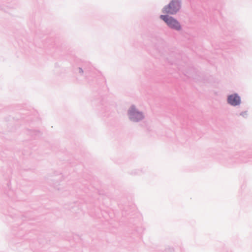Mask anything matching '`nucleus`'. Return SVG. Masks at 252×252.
<instances>
[{
	"mask_svg": "<svg viewBox=\"0 0 252 252\" xmlns=\"http://www.w3.org/2000/svg\"><path fill=\"white\" fill-rule=\"evenodd\" d=\"M180 8V3L179 0H173L167 6L163 9V12L171 14H175Z\"/></svg>",
	"mask_w": 252,
	"mask_h": 252,
	"instance_id": "obj_1",
	"label": "nucleus"
},
{
	"mask_svg": "<svg viewBox=\"0 0 252 252\" xmlns=\"http://www.w3.org/2000/svg\"><path fill=\"white\" fill-rule=\"evenodd\" d=\"M160 17L171 28L176 30H179L181 29V26L178 22L172 17L165 15H161Z\"/></svg>",
	"mask_w": 252,
	"mask_h": 252,
	"instance_id": "obj_2",
	"label": "nucleus"
},
{
	"mask_svg": "<svg viewBox=\"0 0 252 252\" xmlns=\"http://www.w3.org/2000/svg\"><path fill=\"white\" fill-rule=\"evenodd\" d=\"M129 115L130 119L133 121H138L142 117V114L136 111L134 108H131L129 111Z\"/></svg>",
	"mask_w": 252,
	"mask_h": 252,
	"instance_id": "obj_3",
	"label": "nucleus"
},
{
	"mask_svg": "<svg viewBox=\"0 0 252 252\" xmlns=\"http://www.w3.org/2000/svg\"><path fill=\"white\" fill-rule=\"evenodd\" d=\"M228 102L232 105H237L240 103V98L237 94H232L229 96Z\"/></svg>",
	"mask_w": 252,
	"mask_h": 252,
	"instance_id": "obj_4",
	"label": "nucleus"
}]
</instances>
